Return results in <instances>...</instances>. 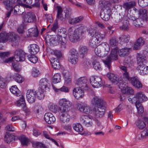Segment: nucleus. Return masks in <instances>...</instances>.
<instances>
[{
  "instance_id": "f257e3e1",
  "label": "nucleus",
  "mask_w": 148,
  "mask_h": 148,
  "mask_svg": "<svg viewBox=\"0 0 148 148\" xmlns=\"http://www.w3.org/2000/svg\"><path fill=\"white\" fill-rule=\"evenodd\" d=\"M68 31L69 39L72 42L79 41L82 39V34L84 32L82 27H79L75 30L70 27Z\"/></svg>"
},
{
  "instance_id": "f03ea898",
  "label": "nucleus",
  "mask_w": 148,
  "mask_h": 148,
  "mask_svg": "<svg viewBox=\"0 0 148 148\" xmlns=\"http://www.w3.org/2000/svg\"><path fill=\"white\" fill-rule=\"evenodd\" d=\"M92 105L94 106L93 111L106 110V103L101 99L96 96L94 97L91 101Z\"/></svg>"
},
{
  "instance_id": "7ed1b4c3",
  "label": "nucleus",
  "mask_w": 148,
  "mask_h": 148,
  "mask_svg": "<svg viewBox=\"0 0 148 148\" xmlns=\"http://www.w3.org/2000/svg\"><path fill=\"white\" fill-rule=\"evenodd\" d=\"M104 45L99 46L96 47L95 49V52L96 55L95 56L100 57H103L106 56L110 50L109 45L106 42L104 43Z\"/></svg>"
},
{
  "instance_id": "20e7f679",
  "label": "nucleus",
  "mask_w": 148,
  "mask_h": 148,
  "mask_svg": "<svg viewBox=\"0 0 148 148\" xmlns=\"http://www.w3.org/2000/svg\"><path fill=\"white\" fill-rule=\"evenodd\" d=\"M118 48L117 47L113 49L110 55L107 57V59L103 61L106 66L108 67L109 69H110L111 60H116L118 59Z\"/></svg>"
},
{
  "instance_id": "39448f33",
  "label": "nucleus",
  "mask_w": 148,
  "mask_h": 148,
  "mask_svg": "<svg viewBox=\"0 0 148 148\" xmlns=\"http://www.w3.org/2000/svg\"><path fill=\"white\" fill-rule=\"evenodd\" d=\"M57 40L60 42L61 44V47L63 49L66 48V44L67 40V37L66 32L61 29L58 32Z\"/></svg>"
},
{
  "instance_id": "423d86ee",
  "label": "nucleus",
  "mask_w": 148,
  "mask_h": 148,
  "mask_svg": "<svg viewBox=\"0 0 148 148\" xmlns=\"http://www.w3.org/2000/svg\"><path fill=\"white\" fill-rule=\"evenodd\" d=\"M59 103L60 106L59 109L60 111H66L69 108L71 107L72 105L71 102L65 98L61 99Z\"/></svg>"
},
{
  "instance_id": "0eeeda50",
  "label": "nucleus",
  "mask_w": 148,
  "mask_h": 148,
  "mask_svg": "<svg viewBox=\"0 0 148 148\" xmlns=\"http://www.w3.org/2000/svg\"><path fill=\"white\" fill-rule=\"evenodd\" d=\"M87 80L85 77H81L78 79L76 82V84L78 87L85 90H88L89 89L87 84Z\"/></svg>"
},
{
  "instance_id": "6e6552de",
  "label": "nucleus",
  "mask_w": 148,
  "mask_h": 148,
  "mask_svg": "<svg viewBox=\"0 0 148 148\" xmlns=\"http://www.w3.org/2000/svg\"><path fill=\"white\" fill-rule=\"evenodd\" d=\"M25 53L21 49L16 50L14 52V58L17 62L24 61L25 60Z\"/></svg>"
},
{
  "instance_id": "1a4fd4ad",
  "label": "nucleus",
  "mask_w": 148,
  "mask_h": 148,
  "mask_svg": "<svg viewBox=\"0 0 148 148\" xmlns=\"http://www.w3.org/2000/svg\"><path fill=\"white\" fill-rule=\"evenodd\" d=\"M23 20L26 23H32L36 19V16L34 13L32 12H27L23 16Z\"/></svg>"
},
{
  "instance_id": "9d476101",
  "label": "nucleus",
  "mask_w": 148,
  "mask_h": 148,
  "mask_svg": "<svg viewBox=\"0 0 148 148\" xmlns=\"http://www.w3.org/2000/svg\"><path fill=\"white\" fill-rule=\"evenodd\" d=\"M90 82L92 86L94 88L100 87L102 84L101 78L98 76H91L90 79Z\"/></svg>"
},
{
  "instance_id": "9b49d317",
  "label": "nucleus",
  "mask_w": 148,
  "mask_h": 148,
  "mask_svg": "<svg viewBox=\"0 0 148 148\" xmlns=\"http://www.w3.org/2000/svg\"><path fill=\"white\" fill-rule=\"evenodd\" d=\"M124 12H121L119 14L117 18V21H124L127 19H129L130 20H134V18L132 16V15L130 13V11H128L127 14L125 16Z\"/></svg>"
},
{
  "instance_id": "f8f14e48",
  "label": "nucleus",
  "mask_w": 148,
  "mask_h": 148,
  "mask_svg": "<svg viewBox=\"0 0 148 148\" xmlns=\"http://www.w3.org/2000/svg\"><path fill=\"white\" fill-rule=\"evenodd\" d=\"M124 12H121L119 14L117 18V21H124L127 19H129L130 20H134V18L132 16V15L130 13V11H128L127 14L125 16Z\"/></svg>"
},
{
  "instance_id": "ddd939ff",
  "label": "nucleus",
  "mask_w": 148,
  "mask_h": 148,
  "mask_svg": "<svg viewBox=\"0 0 148 148\" xmlns=\"http://www.w3.org/2000/svg\"><path fill=\"white\" fill-rule=\"evenodd\" d=\"M26 98L30 103H34L36 99V92L34 90H28L26 93Z\"/></svg>"
},
{
  "instance_id": "4468645a",
  "label": "nucleus",
  "mask_w": 148,
  "mask_h": 148,
  "mask_svg": "<svg viewBox=\"0 0 148 148\" xmlns=\"http://www.w3.org/2000/svg\"><path fill=\"white\" fill-rule=\"evenodd\" d=\"M129 82L133 86L137 88H140L142 87L143 85L137 76L131 77Z\"/></svg>"
},
{
  "instance_id": "2eb2a0df",
  "label": "nucleus",
  "mask_w": 148,
  "mask_h": 148,
  "mask_svg": "<svg viewBox=\"0 0 148 148\" xmlns=\"http://www.w3.org/2000/svg\"><path fill=\"white\" fill-rule=\"evenodd\" d=\"M84 90H85L77 87L73 89V95L77 99L82 98L84 95Z\"/></svg>"
},
{
  "instance_id": "dca6fc26",
  "label": "nucleus",
  "mask_w": 148,
  "mask_h": 148,
  "mask_svg": "<svg viewBox=\"0 0 148 148\" xmlns=\"http://www.w3.org/2000/svg\"><path fill=\"white\" fill-rule=\"evenodd\" d=\"M39 89H42L43 90H46L49 88L50 84L49 81L46 78H43L40 79L39 84Z\"/></svg>"
},
{
  "instance_id": "f3484780",
  "label": "nucleus",
  "mask_w": 148,
  "mask_h": 148,
  "mask_svg": "<svg viewBox=\"0 0 148 148\" xmlns=\"http://www.w3.org/2000/svg\"><path fill=\"white\" fill-rule=\"evenodd\" d=\"M111 5V3L108 1L101 0L99 1V7L101 9V11H104L108 9H110V7Z\"/></svg>"
},
{
  "instance_id": "a211bd4d",
  "label": "nucleus",
  "mask_w": 148,
  "mask_h": 148,
  "mask_svg": "<svg viewBox=\"0 0 148 148\" xmlns=\"http://www.w3.org/2000/svg\"><path fill=\"white\" fill-rule=\"evenodd\" d=\"M134 98L136 99V102L138 101L140 103H142L147 100V97L141 91L136 93L134 96Z\"/></svg>"
},
{
  "instance_id": "6ab92c4d",
  "label": "nucleus",
  "mask_w": 148,
  "mask_h": 148,
  "mask_svg": "<svg viewBox=\"0 0 148 148\" xmlns=\"http://www.w3.org/2000/svg\"><path fill=\"white\" fill-rule=\"evenodd\" d=\"M111 14L110 9L105 10V11H101L100 16L103 20L108 21L109 19Z\"/></svg>"
},
{
  "instance_id": "aec40b11",
  "label": "nucleus",
  "mask_w": 148,
  "mask_h": 148,
  "mask_svg": "<svg viewBox=\"0 0 148 148\" xmlns=\"http://www.w3.org/2000/svg\"><path fill=\"white\" fill-rule=\"evenodd\" d=\"M146 57L143 53H138L137 56V64L138 65L144 64L146 62Z\"/></svg>"
},
{
  "instance_id": "412c9836",
  "label": "nucleus",
  "mask_w": 148,
  "mask_h": 148,
  "mask_svg": "<svg viewBox=\"0 0 148 148\" xmlns=\"http://www.w3.org/2000/svg\"><path fill=\"white\" fill-rule=\"evenodd\" d=\"M29 52L31 54H36L39 51L38 45L35 44H31L28 47Z\"/></svg>"
},
{
  "instance_id": "4be33fe9",
  "label": "nucleus",
  "mask_w": 148,
  "mask_h": 148,
  "mask_svg": "<svg viewBox=\"0 0 148 148\" xmlns=\"http://www.w3.org/2000/svg\"><path fill=\"white\" fill-rule=\"evenodd\" d=\"M107 76L112 83L114 84H117L119 81L118 76L113 73H108L107 75Z\"/></svg>"
},
{
  "instance_id": "5701e85b",
  "label": "nucleus",
  "mask_w": 148,
  "mask_h": 148,
  "mask_svg": "<svg viewBox=\"0 0 148 148\" xmlns=\"http://www.w3.org/2000/svg\"><path fill=\"white\" fill-rule=\"evenodd\" d=\"M17 105L18 106L22 107L23 110L24 111H27L29 110V109L27 107L25 103V100L24 97L22 95L20 97L19 100L17 102Z\"/></svg>"
},
{
  "instance_id": "b1692460",
  "label": "nucleus",
  "mask_w": 148,
  "mask_h": 148,
  "mask_svg": "<svg viewBox=\"0 0 148 148\" xmlns=\"http://www.w3.org/2000/svg\"><path fill=\"white\" fill-rule=\"evenodd\" d=\"M60 121L63 123H65L69 121V119L67 117V112H58Z\"/></svg>"
},
{
  "instance_id": "393cba45",
  "label": "nucleus",
  "mask_w": 148,
  "mask_h": 148,
  "mask_svg": "<svg viewBox=\"0 0 148 148\" xmlns=\"http://www.w3.org/2000/svg\"><path fill=\"white\" fill-rule=\"evenodd\" d=\"M145 41L142 37H140L138 38L134 45L133 49L135 50H137L144 44Z\"/></svg>"
},
{
  "instance_id": "a878e982",
  "label": "nucleus",
  "mask_w": 148,
  "mask_h": 148,
  "mask_svg": "<svg viewBox=\"0 0 148 148\" xmlns=\"http://www.w3.org/2000/svg\"><path fill=\"white\" fill-rule=\"evenodd\" d=\"M92 59L93 60L92 62L93 67L96 70H99L101 69V65L98 60V58L96 56H93L92 57Z\"/></svg>"
},
{
  "instance_id": "bb28decb",
  "label": "nucleus",
  "mask_w": 148,
  "mask_h": 148,
  "mask_svg": "<svg viewBox=\"0 0 148 148\" xmlns=\"http://www.w3.org/2000/svg\"><path fill=\"white\" fill-rule=\"evenodd\" d=\"M137 69L140 71V73L141 75L147 74H148V66H145L144 64L138 65Z\"/></svg>"
},
{
  "instance_id": "cd10ccee",
  "label": "nucleus",
  "mask_w": 148,
  "mask_h": 148,
  "mask_svg": "<svg viewBox=\"0 0 148 148\" xmlns=\"http://www.w3.org/2000/svg\"><path fill=\"white\" fill-rule=\"evenodd\" d=\"M13 14L15 15H20L22 14L24 12L25 8L23 7H20L19 5H16L14 9Z\"/></svg>"
},
{
  "instance_id": "c85d7f7f",
  "label": "nucleus",
  "mask_w": 148,
  "mask_h": 148,
  "mask_svg": "<svg viewBox=\"0 0 148 148\" xmlns=\"http://www.w3.org/2000/svg\"><path fill=\"white\" fill-rule=\"evenodd\" d=\"M13 35V33H7L2 32L0 34V39L3 42L7 41L10 36Z\"/></svg>"
},
{
  "instance_id": "c756f323",
  "label": "nucleus",
  "mask_w": 148,
  "mask_h": 148,
  "mask_svg": "<svg viewBox=\"0 0 148 148\" xmlns=\"http://www.w3.org/2000/svg\"><path fill=\"white\" fill-rule=\"evenodd\" d=\"M139 14L142 19L147 21L148 14L146 10L144 8L140 9L139 11Z\"/></svg>"
},
{
  "instance_id": "7c9ffc66",
  "label": "nucleus",
  "mask_w": 148,
  "mask_h": 148,
  "mask_svg": "<svg viewBox=\"0 0 148 148\" xmlns=\"http://www.w3.org/2000/svg\"><path fill=\"white\" fill-rule=\"evenodd\" d=\"M136 5V3L135 1H132L128 2H126L123 3V7L126 10H130L132 8L135 6Z\"/></svg>"
},
{
  "instance_id": "2f4dec72",
  "label": "nucleus",
  "mask_w": 148,
  "mask_h": 148,
  "mask_svg": "<svg viewBox=\"0 0 148 148\" xmlns=\"http://www.w3.org/2000/svg\"><path fill=\"white\" fill-rule=\"evenodd\" d=\"M129 49L125 48L118 50V53L119 55L121 57L127 56L130 53Z\"/></svg>"
},
{
  "instance_id": "473e14b6",
  "label": "nucleus",
  "mask_w": 148,
  "mask_h": 148,
  "mask_svg": "<svg viewBox=\"0 0 148 148\" xmlns=\"http://www.w3.org/2000/svg\"><path fill=\"white\" fill-rule=\"evenodd\" d=\"M138 139L142 140L146 138H148V129H146L143 130L138 137Z\"/></svg>"
},
{
  "instance_id": "72a5a7b5",
  "label": "nucleus",
  "mask_w": 148,
  "mask_h": 148,
  "mask_svg": "<svg viewBox=\"0 0 148 148\" xmlns=\"http://www.w3.org/2000/svg\"><path fill=\"white\" fill-rule=\"evenodd\" d=\"M88 50V47L85 46H80L79 49V51L80 55L83 57L87 53Z\"/></svg>"
},
{
  "instance_id": "f704fd0d",
  "label": "nucleus",
  "mask_w": 148,
  "mask_h": 148,
  "mask_svg": "<svg viewBox=\"0 0 148 148\" xmlns=\"http://www.w3.org/2000/svg\"><path fill=\"white\" fill-rule=\"evenodd\" d=\"M77 109L79 111H90V107L86 104H78L77 107Z\"/></svg>"
},
{
  "instance_id": "c9c22d12",
  "label": "nucleus",
  "mask_w": 148,
  "mask_h": 148,
  "mask_svg": "<svg viewBox=\"0 0 148 148\" xmlns=\"http://www.w3.org/2000/svg\"><path fill=\"white\" fill-rule=\"evenodd\" d=\"M11 92L17 96H20L21 93L16 85L13 86L10 88Z\"/></svg>"
},
{
  "instance_id": "e433bc0d",
  "label": "nucleus",
  "mask_w": 148,
  "mask_h": 148,
  "mask_svg": "<svg viewBox=\"0 0 148 148\" xmlns=\"http://www.w3.org/2000/svg\"><path fill=\"white\" fill-rule=\"evenodd\" d=\"M132 16L134 17L135 19L132 20L133 21L134 25L136 27H141L142 25V23H141V21H142V19L140 18H137L132 15Z\"/></svg>"
},
{
  "instance_id": "4c0bfd02",
  "label": "nucleus",
  "mask_w": 148,
  "mask_h": 148,
  "mask_svg": "<svg viewBox=\"0 0 148 148\" xmlns=\"http://www.w3.org/2000/svg\"><path fill=\"white\" fill-rule=\"evenodd\" d=\"M73 127L74 130L77 132H82L83 130V127L79 123H75L73 124Z\"/></svg>"
},
{
  "instance_id": "58836bf2",
  "label": "nucleus",
  "mask_w": 148,
  "mask_h": 148,
  "mask_svg": "<svg viewBox=\"0 0 148 148\" xmlns=\"http://www.w3.org/2000/svg\"><path fill=\"white\" fill-rule=\"evenodd\" d=\"M129 19H127L122 22L123 25L122 26L120 27L121 29L124 30L128 31L129 29Z\"/></svg>"
},
{
  "instance_id": "ea45409f",
  "label": "nucleus",
  "mask_w": 148,
  "mask_h": 148,
  "mask_svg": "<svg viewBox=\"0 0 148 148\" xmlns=\"http://www.w3.org/2000/svg\"><path fill=\"white\" fill-rule=\"evenodd\" d=\"M46 90H43L42 89L38 88V90H37L36 92V95L37 96L38 98L40 100L44 98V92Z\"/></svg>"
},
{
  "instance_id": "a19ab883",
  "label": "nucleus",
  "mask_w": 148,
  "mask_h": 148,
  "mask_svg": "<svg viewBox=\"0 0 148 148\" xmlns=\"http://www.w3.org/2000/svg\"><path fill=\"white\" fill-rule=\"evenodd\" d=\"M96 39L97 41H98L99 42H100L103 39L105 38V35L104 34H102L98 32H97L94 37Z\"/></svg>"
},
{
  "instance_id": "79ce46f5",
  "label": "nucleus",
  "mask_w": 148,
  "mask_h": 148,
  "mask_svg": "<svg viewBox=\"0 0 148 148\" xmlns=\"http://www.w3.org/2000/svg\"><path fill=\"white\" fill-rule=\"evenodd\" d=\"M83 19V17L80 16L75 18H71L69 21V23L71 24H75L79 23Z\"/></svg>"
},
{
  "instance_id": "37998d69",
  "label": "nucleus",
  "mask_w": 148,
  "mask_h": 148,
  "mask_svg": "<svg viewBox=\"0 0 148 148\" xmlns=\"http://www.w3.org/2000/svg\"><path fill=\"white\" fill-rule=\"evenodd\" d=\"M14 2V0H12L11 1L10 0H4L3 1V3L8 10H9L11 8H13L12 5Z\"/></svg>"
},
{
  "instance_id": "c03bdc74",
  "label": "nucleus",
  "mask_w": 148,
  "mask_h": 148,
  "mask_svg": "<svg viewBox=\"0 0 148 148\" xmlns=\"http://www.w3.org/2000/svg\"><path fill=\"white\" fill-rule=\"evenodd\" d=\"M61 80V75L59 73L55 74L52 77V83L54 84L60 82Z\"/></svg>"
},
{
  "instance_id": "a18cd8bd",
  "label": "nucleus",
  "mask_w": 148,
  "mask_h": 148,
  "mask_svg": "<svg viewBox=\"0 0 148 148\" xmlns=\"http://www.w3.org/2000/svg\"><path fill=\"white\" fill-rule=\"evenodd\" d=\"M136 115L138 117H143V119L145 122L148 124V117L145 116V113L144 112H137Z\"/></svg>"
},
{
  "instance_id": "49530a36",
  "label": "nucleus",
  "mask_w": 148,
  "mask_h": 148,
  "mask_svg": "<svg viewBox=\"0 0 148 148\" xmlns=\"http://www.w3.org/2000/svg\"><path fill=\"white\" fill-rule=\"evenodd\" d=\"M48 110L50 111H59V107L53 103H49L48 106Z\"/></svg>"
},
{
  "instance_id": "de8ad7c7",
  "label": "nucleus",
  "mask_w": 148,
  "mask_h": 148,
  "mask_svg": "<svg viewBox=\"0 0 148 148\" xmlns=\"http://www.w3.org/2000/svg\"><path fill=\"white\" fill-rule=\"evenodd\" d=\"M137 127L140 129L142 130L146 126V124L144 122L141 120H138L136 122Z\"/></svg>"
},
{
  "instance_id": "09e8293b",
  "label": "nucleus",
  "mask_w": 148,
  "mask_h": 148,
  "mask_svg": "<svg viewBox=\"0 0 148 148\" xmlns=\"http://www.w3.org/2000/svg\"><path fill=\"white\" fill-rule=\"evenodd\" d=\"M13 77L16 82L19 83H21L24 81L21 76L18 73L15 74Z\"/></svg>"
},
{
  "instance_id": "8fccbe9b",
  "label": "nucleus",
  "mask_w": 148,
  "mask_h": 148,
  "mask_svg": "<svg viewBox=\"0 0 148 148\" xmlns=\"http://www.w3.org/2000/svg\"><path fill=\"white\" fill-rule=\"evenodd\" d=\"M35 55L31 54V55L27 56L29 60L33 63H36L38 61V58Z\"/></svg>"
},
{
  "instance_id": "3c124183",
  "label": "nucleus",
  "mask_w": 148,
  "mask_h": 148,
  "mask_svg": "<svg viewBox=\"0 0 148 148\" xmlns=\"http://www.w3.org/2000/svg\"><path fill=\"white\" fill-rule=\"evenodd\" d=\"M88 113L86 112H83V115L84 116H88L90 119H92L96 117L95 112H87Z\"/></svg>"
},
{
  "instance_id": "603ef678",
  "label": "nucleus",
  "mask_w": 148,
  "mask_h": 148,
  "mask_svg": "<svg viewBox=\"0 0 148 148\" xmlns=\"http://www.w3.org/2000/svg\"><path fill=\"white\" fill-rule=\"evenodd\" d=\"M117 84H118L119 88L121 90L122 92H123V90H125L127 87V86L125 83L122 81L118 82Z\"/></svg>"
},
{
  "instance_id": "864d4df0",
  "label": "nucleus",
  "mask_w": 148,
  "mask_h": 148,
  "mask_svg": "<svg viewBox=\"0 0 148 148\" xmlns=\"http://www.w3.org/2000/svg\"><path fill=\"white\" fill-rule=\"evenodd\" d=\"M13 139L12 135L10 134H7L5 135L4 137V140L7 143H10Z\"/></svg>"
},
{
  "instance_id": "5fc2aeb1",
  "label": "nucleus",
  "mask_w": 148,
  "mask_h": 148,
  "mask_svg": "<svg viewBox=\"0 0 148 148\" xmlns=\"http://www.w3.org/2000/svg\"><path fill=\"white\" fill-rule=\"evenodd\" d=\"M134 92V90L132 88L127 86L125 90H123L122 93L124 94L132 95Z\"/></svg>"
},
{
  "instance_id": "6e6d98bb",
  "label": "nucleus",
  "mask_w": 148,
  "mask_h": 148,
  "mask_svg": "<svg viewBox=\"0 0 148 148\" xmlns=\"http://www.w3.org/2000/svg\"><path fill=\"white\" fill-rule=\"evenodd\" d=\"M78 56L69 57L68 60L72 64H75L78 62Z\"/></svg>"
},
{
  "instance_id": "4d7b16f0",
  "label": "nucleus",
  "mask_w": 148,
  "mask_h": 148,
  "mask_svg": "<svg viewBox=\"0 0 148 148\" xmlns=\"http://www.w3.org/2000/svg\"><path fill=\"white\" fill-rule=\"evenodd\" d=\"M99 43L98 41H97L96 39L93 37L90 41L89 45V46L92 47H96Z\"/></svg>"
},
{
  "instance_id": "13d9d810",
  "label": "nucleus",
  "mask_w": 148,
  "mask_h": 148,
  "mask_svg": "<svg viewBox=\"0 0 148 148\" xmlns=\"http://www.w3.org/2000/svg\"><path fill=\"white\" fill-rule=\"evenodd\" d=\"M52 86L53 88L56 92H58L59 91L64 92H69V89L68 88L64 86L62 87L61 88L58 89L56 88L53 85H52Z\"/></svg>"
},
{
  "instance_id": "bf43d9fd",
  "label": "nucleus",
  "mask_w": 148,
  "mask_h": 148,
  "mask_svg": "<svg viewBox=\"0 0 148 148\" xmlns=\"http://www.w3.org/2000/svg\"><path fill=\"white\" fill-rule=\"evenodd\" d=\"M119 39L121 41L127 43L129 41L130 36L128 35H123L119 37Z\"/></svg>"
},
{
  "instance_id": "052dcab7",
  "label": "nucleus",
  "mask_w": 148,
  "mask_h": 148,
  "mask_svg": "<svg viewBox=\"0 0 148 148\" xmlns=\"http://www.w3.org/2000/svg\"><path fill=\"white\" fill-rule=\"evenodd\" d=\"M77 56H78L77 51L75 49H71L69 51V57Z\"/></svg>"
},
{
  "instance_id": "680f3d73",
  "label": "nucleus",
  "mask_w": 148,
  "mask_h": 148,
  "mask_svg": "<svg viewBox=\"0 0 148 148\" xmlns=\"http://www.w3.org/2000/svg\"><path fill=\"white\" fill-rule=\"evenodd\" d=\"M19 139L23 145H26L28 143L27 139L24 135L21 136L19 137Z\"/></svg>"
},
{
  "instance_id": "e2e57ef3",
  "label": "nucleus",
  "mask_w": 148,
  "mask_h": 148,
  "mask_svg": "<svg viewBox=\"0 0 148 148\" xmlns=\"http://www.w3.org/2000/svg\"><path fill=\"white\" fill-rule=\"evenodd\" d=\"M87 32H88V34L90 36L92 37L94 36H95V34H96V33L97 32L95 29L92 28H88L87 30Z\"/></svg>"
},
{
  "instance_id": "0e129e2a",
  "label": "nucleus",
  "mask_w": 148,
  "mask_h": 148,
  "mask_svg": "<svg viewBox=\"0 0 148 148\" xmlns=\"http://www.w3.org/2000/svg\"><path fill=\"white\" fill-rule=\"evenodd\" d=\"M32 145L33 146L35 147L46 148V147L44 144L39 142L34 143Z\"/></svg>"
},
{
  "instance_id": "69168bd1",
  "label": "nucleus",
  "mask_w": 148,
  "mask_h": 148,
  "mask_svg": "<svg viewBox=\"0 0 148 148\" xmlns=\"http://www.w3.org/2000/svg\"><path fill=\"white\" fill-rule=\"evenodd\" d=\"M11 33H13V35L10 36V39H11V41L13 43H16L17 42L18 36L17 35H16L13 32H11Z\"/></svg>"
},
{
  "instance_id": "338daca9",
  "label": "nucleus",
  "mask_w": 148,
  "mask_h": 148,
  "mask_svg": "<svg viewBox=\"0 0 148 148\" xmlns=\"http://www.w3.org/2000/svg\"><path fill=\"white\" fill-rule=\"evenodd\" d=\"M141 103L139 102L138 101L136 102L135 104L138 111H144V108L142 106Z\"/></svg>"
},
{
  "instance_id": "774afa93",
  "label": "nucleus",
  "mask_w": 148,
  "mask_h": 148,
  "mask_svg": "<svg viewBox=\"0 0 148 148\" xmlns=\"http://www.w3.org/2000/svg\"><path fill=\"white\" fill-rule=\"evenodd\" d=\"M51 63L53 67L55 69H58L60 67L58 60H54L53 62H51Z\"/></svg>"
}]
</instances>
